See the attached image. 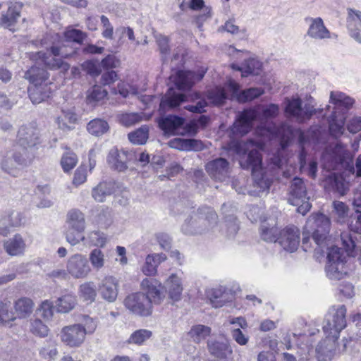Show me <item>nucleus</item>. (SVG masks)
I'll return each mask as SVG.
<instances>
[{
	"instance_id": "nucleus-1",
	"label": "nucleus",
	"mask_w": 361,
	"mask_h": 361,
	"mask_svg": "<svg viewBox=\"0 0 361 361\" xmlns=\"http://www.w3.org/2000/svg\"><path fill=\"white\" fill-rule=\"evenodd\" d=\"M346 312L344 305H333L329 309L322 327L326 338L316 347L318 361H331L340 334L347 326Z\"/></svg>"
},
{
	"instance_id": "nucleus-2",
	"label": "nucleus",
	"mask_w": 361,
	"mask_h": 361,
	"mask_svg": "<svg viewBox=\"0 0 361 361\" xmlns=\"http://www.w3.org/2000/svg\"><path fill=\"white\" fill-rule=\"evenodd\" d=\"M329 102L334 108L328 118V130L332 137L338 139L344 133L346 114L353 106L355 99L342 92L331 91Z\"/></svg>"
},
{
	"instance_id": "nucleus-3",
	"label": "nucleus",
	"mask_w": 361,
	"mask_h": 361,
	"mask_svg": "<svg viewBox=\"0 0 361 361\" xmlns=\"http://www.w3.org/2000/svg\"><path fill=\"white\" fill-rule=\"evenodd\" d=\"M218 216L215 211L207 206L200 207L185 219L181 231L185 235H198L214 231L217 226Z\"/></svg>"
},
{
	"instance_id": "nucleus-4",
	"label": "nucleus",
	"mask_w": 361,
	"mask_h": 361,
	"mask_svg": "<svg viewBox=\"0 0 361 361\" xmlns=\"http://www.w3.org/2000/svg\"><path fill=\"white\" fill-rule=\"evenodd\" d=\"M322 111V109H316L310 103H306L303 105L302 100L299 97H293L288 99L284 108V113L286 116L295 119L300 123L307 122L314 115Z\"/></svg>"
},
{
	"instance_id": "nucleus-5",
	"label": "nucleus",
	"mask_w": 361,
	"mask_h": 361,
	"mask_svg": "<svg viewBox=\"0 0 361 361\" xmlns=\"http://www.w3.org/2000/svg\"><path fill=\"white\" fill-rule=\"evenodd\" d=\"M279 114V105L273 103L264 106L261 111H257L259 124L257 129L263 134L276 135L279 129L273 119L276 118Z\"/></svg>"
},
{
	"instance_id": "nucleus-6",
	"label": "nucleus",
	"mask_w": 361,
	"mask_h": 361,
	"mask_svg": "<svg viewBox=\"0 0 361 361\" xmlns=\"http://www.w3.org/2000/svg\"><path fill=\"white\" fill-rule=\"evenodd\" d=\"M325 271L330 280H341L346 272L343 270L345 261L341 250L337 246L331 247L327 252Z\"/></svg>"
},
{
	"instance_id": "nucleus-7",
	"label": "nucleus",
	"mask_w": 361,
	"mask_h": 361,
	"mask_svg": "<svg viewBox=\"0 0 361 361\" xmlns=\"http://www.w3.org/2000/svg\"><path fill=\"white\" fill-rule=\"evenodd\" d=\"M240 166L243 169L250 170L255 182H262L266 173L262 164V156L257 150L246 152L239 161Z\"/></svg>"
},
{
	"instance_id": "nucleus-8",
	"label": "nucleus",
	"mask_w": 361,
	"mask_h": 361,
	"mask_svg": "<svg viewBox=\"0 0 361 361\" xmlns=\"http://www.w3.org/2000/svg\"><path fill=\"white\" fill-rule=\"evenodd\" d=\"M264 94V90L260 87H250L244 90L235 80L227 78V99H235L238 102L245 103L259 98Z\"/></svg>"
},
{
	"instance_id": "nucleus-9",
	"label": "nucleus",
	"mask_w": 361,
	"mask_h": 361,
	"mask_svg": "<svg viewBox=\"0 0 361 361\" xmlns=\"http://www.w3.org/2000/svg\"><path fill=\"white\" fill-rule=\"evenodd\" d=\"M40 142L39 132L35 123L22 125L17 133L16 144L23 151L37 146Z\"/></svg>"
},
{
	"instance_id": "nucleus-10",
	"label": "nucleus",
	"mask_w": 361,
	"mask_h": 361,
	"mask_svg": "<svg viewBox=\"0 0 361 361\" xmlns=\"http://www.w3.org/2000/svg\"><path fill=\"white\" fill-rule=\"evenodd\" d=\"M124 305L130 312L141 317H148L152 312L150 300L143 293H135L128 295Z\"/></svg>"
},
{
	"instance_id": "nucleus-11",
	"label": "nucleus",
	"mask_w": 361,
	"mask_h": 361,
	"mask_svg": "<svg viewBox=\"0 0 361 361\" xmlns=\"http://www.w3.org/2000/svg\"><path fill=\"white\" fill-rule=\"evenodd\" d=\"M2 5L0 10V24L9 30L17 24L21 17L23 4L19 1H8Z\"/></svg>"
},
{
	"instance_id": "nucleus-12",
	"label": "nucleus",
	"mask_w": 361,
	"mask_h": 361,
	"mask_svg": "<svg viewBox=\"0 0 361 361\" xmlns=\"http://www.w3.org/2000/svg\"><path fill=\"white\" fill-rule=\"evenodd\" d=\"M159 127L167 136L181 135L188 132V124L185 125V118L176 116L169 115L161 117L158 121Z\"/></svg>"
},
{
	"instance_id": "nucleus-13",
	"label": "nucleus",
	"mask_w": 361,
	"mask_h": 361,
	"mask_svg": "<svg viewBox=\"0 0 361 361\" xmlns=\"http://www.w3.org/2000/svg\"><path fill=\"white\" fill-rule=\"evenodd\" d=\"M256 121H258L257 111L254 109H245L237 115L232 131L238 135L244 136L251 130Z\"/></svg>"
},
{
	"instance_id": "nucleus-14",
	"label": "nucleus",
	"mask_w": 361,
	"mask_h": 361,
	"mask_svg": "<svg viewBox=\"0 0 361 361\" xmlns=\"http://www.w3.org/2000/svg\"><path fill=\"white\" fill-rule=\"evenodd\" d=\"M66 269L68 274L75 279H84L91 271L86 257L81 254L72 255L67 262Z\"/></svg>"
},
{
	"instance_id": "nucleus-15",
	"label": "nucleus",
	"mask_w": 361,
	"mask_h": 361,
	"mask_svg": "<svg viewBox=\"0 0 361 361\" xmlns=\"http://www.w3.org/2000/svg\"><path fill=\"white\" fill-rule=\"evenodd\" d=\"M205 73V71L195 73L190 71H178L175 75L170 76L178 90H190L195 82L201 80Z\"/></svg>"
},
{
	"instance_id": "nucleus-16",
	"label": "nucleus",
	"mask_w": 361,
	"mask_h": 361,
	"mask_svg": "<svg viewBox=\"0 0 361 361\" xmlns=\"http://www.w3.org/2000/svg\"><path fill=\"white\" fill-rule=\"evenodd\" d=\"M49 53L42 51L32 53L31 59L37 63H43L46 68L50 70H59L61 72H66L69 69L68 63L64 62L61 59L56 58L51 54L50 49Z\"/></svg>"
},
{
	"instance_id": "nucleus-17",
	"label": "nucleus",
	"mask_w": 361,
	"mask_h": 361,
	"mask_svg": "<svg viewBox=\"0 0 361 361\" xmlns=\"http://www.w3.org/2000/svg\"><path fill=\"white\" fill-rule=\"evenodd\" d=\"M278 243L289 252L296 251L300 243V230L295 226H286L280 231Z\"/></svg>"
},
{
	"instance_id": "nucleus-18",
	"label": "nucleus",
	"mask_w": 361,
	"mask_h": 361,
	"mask_svg": "<svg viewBox=\"0 0 361 361\" xmlns=\"http://www.w3.org/2000/svg\"><path fill=\"white\" fill-rule=\"evenodd\" d=\"M85 336L82 324H73L63 327L61 331L62 342L70 347H78L85 341Z\"/></svg>"
},
{
	"instance_id": "nucleus-19",
	"label": "nucleus",
	"mask_w": 361,
	"mask_h": 361,
	"mask_svg": "<svg viewBox=\"0 0 361 361\" xmlns=\"http://www.w3.org/2000/svg\"><path fill=\"white\" fill-rule=\"evenodd\" d=\"M142 290L145 291V296L150 300V305H158L164 298L161 283L154 279H145L141 283Z\"/></svg>"
},
{
	"instance_id": "nucleus-20",
	"label": "nucleus",
	"mask_w": 361,
	"mask_h": 361,
	"mask_svg": "<svg viewBox=\"0 0 361 361\" xmlns=\"http://www.w3.org/2000/svg\"><path fill=\"white\" fill-rule=\"evenodd\" d=\"M118 288L117 280L113 276L104 277L98 286V290L101 297L109 302H113L116 300Z\"/></svg>"
},
{
	"instance_id": "nucleus-21",
	"label": "nucleus",
	"mask_w": 361,
	"mask_h": 361,
	"mask_svg": "<svg viewBox=\"0 0 361 361\" xmlns=\"http://www.w3.org/2000/svg\"><path fill=\"white\" fill-rule=\"evenodd\" d=\"M128 152L116 147L110 149L107 156V162L109 166L119 172L125 171L128 169Z\"/></svg>"
},
{
	"instance_id": "nucleus-22",
	"label": "nucleus",
	"mask_w": 361,
	"mask_h": 361,
	"mask_svg": "<svg viewBox=\"0 0 361 361\" xmlns=\"http://www.w3.org/2000/svg\"><path fill=\"white\" fill-rule=\"evenodd\" d=\"M310 22L307 35L314 39H325L331 38V32L325 26L322 18H309L306 21Z\"/></svg>"
},
{
	"instance_id": "nucleus-23",
	"label": "nucleus",
	"mask_w": 361,
	"mask_h": 361,
	"mask_svg": "<svg viewBox=\"0 0 361 361\" xmlns=\"http://www.w3.org/2000/svg\"><path fill=\"white\" fill-rule=\"evenodd\" d=\"M25 216L18 211H11L8 215L0 219V235L8 234L11 227H20L25 224Z\"/></svg>"
},
{
	"instance_id": "nucleus-24",
	"label": "nucleus",
	"mask_w": 361,
	"mask_h": 361,
	"mask_svg": "<svg viewBox=\"0 0 361 361\" xmlns=\"http://www.w3.org/2000/svg\"><path fill=\"white\" fill-rule=\"evenodd\" d=\"M186 101L185 94L178 92L173 88H169L160 102V110L166 111L177 108L181 103Z\"/></svg>"
},
{
	"instance_id": "nucleus-25",
	"label": "nucleus",
	"mask_w": 361,
	"mask_h": 361,
	"mask_svg": "<svg viewBox=\"0 0 361 361\" xmlns=\"http://www.w3.org/2000/svg\"><path fill=\"white\" fill-rule=\"evenodd\" d=\"M290 197L288 201L293 205H298L307 199L306 187L302 178L295 177L293 179L290 185Z\"/></svg>"
},
{
	"instance_id": "nucleus-26",
	"label": "nucleus",
	"mask_w": 361,
	"mask_h": 361,
	"mask_svg": "<svg viewBox=\"0 0 361 361\" xmlns=\"http://www.w3.org/2000/svg\"><path fill=\"white\" fill-rule=\"evenodd\" d=\"M316 228L312 233V239L317 245H319L326 239V235L329 232L330 220L324 215L318 216L315 219Z\"/></svg>"
},
{
	"instance_id": "nucleus-27",
	"label": "nucleus",
	"mask_w": 361,
	"mask_h": 361,
	"mask_svg": "<svg viewBox=\"0 0 361 361\" xmlns=\"http://www.w3.org/2000/svg\"><path fill=\"white\" fill-rule=\"evenodd\" d=\"M206 171L212 178L224 181L226 179V159H215L206 164Z\"/></svg>"
},
{
	"instance_id": "nucleus-28",
	"label": "nucleus",
	"mask_w": 361,
	"mask_h": 361,
	"mask_svg": "<svg viewBox=\"0 0 361 361\" xmlns=\"http://www.w3.org/2000/svg\"><path fill=\"white\" fill-rule=\"evenodd\" d=\"M165 287L169 297L173 301H179L181 299L183 286L181 279L176 274L169 276L165 282Z\"/></svg>"
},
{
	"instance_id": "nucleus-29",
	"label": "nucleus",
	"mask_w": 361,
	"mask_h": 361,
	"mask_svg": "<svg viewBox=\"0 0 361 361\" xmlns=\"http://www.w3.org/2000/svg\"><path fill=\"white\" fill-rule=\"evenodd\" d=\"M24 78L32 84V86L48 85L47 81L49 79V73L44 68L33 66L25 71Z\"/></svg>"
},
{
	"instance_id": "nucleus-30",
	"label": "nucleus",
	"mask_w": 361,
	"mask_h": 361,
	"mask_svg": "<svg viewBox=\"0 0 361 361\" xmlns=\"http://www.w3.org/2000/svg\"><path fill=\"white\" fill-rule=\"evenodd\" d=\"M167 257L164 253H153L148 255L145 258V262L142 268V272L146 276H153L157 271L158 266L166 261Z\"/></svg>"
},
{
	"instance_id": "nucleus-31",
	"label": "nucleus",
	"mask_w": 361,
	"mask_h": 361,
	"mask_svg": "<svg viewBox=\"0 0 361 361\" xmlns=\"http://www.w3.org/2000/svg\"><path fill=\"white\" fill-rule=\"evenodd\" d=\"M67 227L76 231H84L85 229V219L84 214L79 209H71L66 215Z\"/></svg>"
},
{
	"instance_id": "nucleus-32",
	"label": "nucleus",
	"mask_w": 361,
	"mask_h": 361,
	"mask_svg": "<svg viewBox=\"0 0 361 361\" xmlns=\"http://www.w3.org/2000/svg\"><path fill=\"white\" fill-rule=\"evenodd\" d=\"M6 252L11 256H16L23 253L25 249V243L20 234L16 233L4 243Z\"/></svg>"
},
{
	"instance_id": "nucleus-33",
	"label": "nucleus",
	"mask_w": 361,
	"mask_h": 361,
	"mask_svg": "<svg viewBox=\"0 0 361 361\" xmlns=\"http://www.w3.org/2000/svg\"><path fill=\"white\" fill-rule=\"evenodd\" d=\"M115 191L114 184L111 182L103 181L92 188V197L99 202H103L106 198Z\"/></svg>"
},
{
	"instance_id": "nucleus-34",
	"label": "nucleus",
	"mask_w": 361,
	"mask_h": 361,
	"mask_svg": "<svg viewBox=\"0 0 361 361\" xmlns=\"http://www.w3.org/2000/svg\"><path fill=\"white\" fill-rule=\"evenodd\" d=\"M33 307L34 302L30 298L23 297L18 299L14 302V313L16 314V318H27L32 313Z\"/></svg>"
},
{
	"instance_id": "nucleus-35",
	"label": "nucleus",
	"mask_w": 361,
	"mask_h": 361,
	"mask_svg": "<svg viewBox=\"0 0 361 361\" xmlns=\"http://www.w3.org/2000/svg\"><path fill=\"white\" fill-rule=\"evenodd\" d=\"M28 93L31 102L34 104H37L49 97L51 90L47 84H44L42 85L29 87Z\"/></svg>"
},
{
	"instance_id": "nucleus-36",
	"label": "nucleus",
	"mask_w": 361,
	"mask_h": 361,
	"mask_svg": "<svg viewBox=\"0 0 361 361\" xmlns=\"http://www.w3.org/2000/svg\"><path fill=\"white\" fill-rule=\"evenodd\" d=\"M224 339L221 336H212L207 341V348L211 355L218 358H222L225 356L226 344Z\"/></svg>"
},
{
	"instance_id": "nucleus-37",
	"label": "nucleus",
	"mask_w": 361,
	"mask_h": 361,
	"mask_svg": "<svg viewBox=\"0 0 361 361\" xmlns=\"http://www.w3.org/2000/svg\"><path fill=\"white\" fill-rule=\"evenodd\" d=\"M226 287L219 286L207 291V296L214 308L223 307L226 303Z\"/></svg>"
},
{
	"instance_id": "nucleus-38",
	"label": "nucleus",
	"mask_w": 361,
	"mask_h": 361,
	"mask_svg": "<svg viewBox=\"0 0 361 361\" xmlns=\"http://www.w3.org/2000/svg\"><path fill=\"white\" fill-rule=\"evenodd\" d=\"M50 51L54 56L68 58L75 54L76 48L72 44L66 43L65 39H63L59 44H53L50 47Z\"/></svg>"
},
{
	"instance_id": "nucleus-39",
	"label": "nucleus",
	"mask_w": 361,
	"mask_h": 361,
	"mask_svg": "<svg viewBox=\"0 0 361 361\" xmlns=\"http://www.w3.org/2000/svg\"><path fill=\"white\" fill-rule=\"evenodd\" d=\"M336 149L338 150L337 157L341 164L349 171H353L355 168L351 152L341 142L336 145Z\"/></svg>"
},
{
	"instance_id": "nucleus-40",
	"label": "nucleus",
	"mask_w": 361,
	"mask_h": 361,
	"mask_svg": "<svg viewBox=\"0 0 361 361\" xmlns=\"http://www.w3.org/2000/svg\"><path fill=\"white\" fill-rule=\"evenodd\" d=\"M212 329L203 324L193 325L188 331V336L195 343H200L211 334Z\"/></svg>"
},
{
	"instance_id": "nucleus-41",
	"label": "nucleus",
	"mask_w": 361,
	"mask_h": 361,
	"mask_svg": "<svg viewBox=\"0 0 361 361\" xmlns=\"http://www.w3.org/2000/svg\"><path fill=\"white\" fill-rule=\"evenodd\" d=\"M78 295L80 299L87 303H92L97 297L96 286L92 281H87L79 286Z\"/></svg>"
},
{
	"instance_id": "nucleus-42",
	"label": "nucleus",
	"mask_w": 361,
	"mask_h": 361,
	"mask_svg": "<svg viewBox=\"0 0 361 361\" xmlns=\"http://www.w3.org/2000/svg\"><path fill=\"white\" fill-rule=\"evenodd\" d=\"M241 293L240 285L235 281H229L227 284V312L233 309L240 310L241 306L237 304L233 299Z\"/></svg>"
},
{
	"instance_id": "nucleus-43",
	"label": "nucleus",
	"mask_w": 361,
	"mask_h": 361,
	"mask_svg": "<svg viewBox=\"0 0 361 361\" xmlns=\"http://www.w3.org/2000/svg\"><path fill=\"white\" fill-rule=\"evenodd\" d=\"M76 302L75 296L66 294L56 300L55 307L58 312L68 313L75 307Z\"/></svg>"
},
{
	"instance_id": "nucleus-44",
	"label": "nucleus",
	"mask_w": 361,
	"mask_h": 361,
	"mask_svg": "<svg viewBox=\"0 0 361 361\" xmlns=\"http://www.w3.org/2000/svg\"><path fill=\"white\" fill-rule=\"evenodd\" d=\"M63 116H59L56 119V123L60 129L63 130H71L74 128V125L77 120V115L71 110H63Z\"/></svg>"
},
{
	"instance_id": "nucleus-45",
	"label": "nucleus",
	"mask_w": 361,
	"mask_h": 361,
	"mask_svg": "<svg viewBox=\"0 0 361 361\" xmlns=\"http://www.w3.org/2000/svg\"><path fill=\"white\" fill-rule=\"evenodd\" d=\"M262 62L257 58L251 57L244 61L243 78L249 75H259L262 71Z\"/></svg>"
},
{
	"instance_id": "nucleus-46",
	"label": "nucleus",
	"mask_w": 361,
	"mask_h": 361,
	"mask_svg": "<svg viewBox=\"0 0 361 361\" xmlns=\"http://www.w3.org/2000/svg\"><path fill=\"white\" fill-rule=\"evenodd\" d=\"M39 354L42 359L47 361L56 360L58 355L56 341L51 339L47 340L39 349Z\"/></svg>"
},
{
	"instance_id": "nucleus-47",
	"label": "nucleus",
	"mask_w": 361,
	"mask_h": 361,
	"mask_svg": "<svg viewBox=\"0 0 361 361\" xmlns=\"http://www.w3.org/2000/svg\"><path fill=\"white\" fill-rule=\"evenodd\" d=\"M109 126L108 123L101 118H94L90 121L87 125V130L91 135L99 137L109 130Z\"/></svg>"
},
{
	"instance_id": "nucleus-48",
	"label": "nucleus",
	"mask_w": 361,
	"mask_h": 361,
	"mask_svg": "<svg viewBox=\"0 0 361 361\" xmlns=\"http://www.w3.org/2000/svg\"><path fill=\"white\" fill-rule=\"evenodd\" d=\"M280 231L279 228L264 222L261 226V238L263 240L269 243H278Z\"/></svg>"
},
{
	"instance_id": "nucleus-49",
	"label": "nucleus",
	"mask_w": 361,
	"mask_h": 361,
	"mask_svg": "<svg viewBox=\"0 0 361 361\" xmlns=\"http://www.w3.org/2000/svg\"><path fill=\"white\" fill-rule=\"evenodd\" d=\"M152 336V332L150 330L145 329H140L133 332L128 339V343L130 344L142 345L145 341L149 340Z\"/></svg>"
},
{
	"instance_id": "nucleus-50",
	"label": "nucleus",
	"mask_w": 361,
	"mask_h": 361,
	"mask_svg": "<svg viewBox=\"0 0 361 361\" xmlns=\"http://www.w3.org/2000/svg\"><path fill=\"white\" fill-rule=\"evenodd\" d=\"M149 135V128L142 126L137 130L128 134L129 140L135 145H144L146 143Z\"/></svg>"
},
{
	"instance_id": "nucleus-51",
	"label": "nucleus",
	"mask_w": 361,
	"mask_h": 361,
	"mask_svg": "<svg viewBox=\"0 0 361 361\" xmlns=\"http://www.w3.org/2000/svg\"><path fill=\"white\" fill-rule=\"evenodd\" d=\"M87 35L82 31L78 29H68L63 33V39H65L66 43L72 44L76 43L81 44Z\"/></svg>"
},
{
	"instance_id": "nucleus-52",
	"label": "nucleus",
	"mask_w": 361,
	"mask_h": 361,
	"mask_svg": "<svg viewBox=\"0 0 361 361\" xmlns=\"http://www.w3.org/2000/svg\"><path fill=\"white\" fill-rule=\"evenodd\" d=\"M205 97L209 103L218 105L224 102L226 91L224 88L216 87L208 90Z\"/></svg>"
},
{
	"instance_id": "nucleus-53",
	"label": "nucleus",
	"mask_w": 361,
	"mask_h": 361,
	"mask_svg": "<svg viewBox=\"0 0 361 361\" xmlns=\"http://www.w3.org/2000/svg\"><path fill=\"white\" fill-rule=\"evenodd\" d=\"M85 245L89 246L103 247L106 243V238L104 233L99 231H92L85 237Z\"/></svg>"
},
{
	"instance_id": "nucleus-54",
	"label": "nucleus",
	"mask_w": 361,
	"mask_h": 361,
	"mask_svg": "<svg viewBox=\"0 0 361 361\" xmlns=\"http://www.w3.org/2000/svg\"><path fill=\"white\" fill-rule=\"evenodd\" d=\"M78 163V157L73 152L64 153L61 159V165L64 172L71 171Z\"/></svg>"
},
{
	"instance_id": "nucleus-55",
	"label": "nucleus",
	"mask_w": 361,
	"mask_h": 361,
	"mask_svg": "<svg viewBox=\"0 0 361 361\" xmlns=\"http://www.w3.org/2000/svg\"><path fill=\"white\" fill-rule=\"evenodd\" d=\"M16 319L15 313L7 303L0 302V324L6 325Z\"/></svg>"
},
{
	"instance_id": "nucleus-56",
	"label": "nucleus",
	"mask_w": 361,
	"mask_h": 361,
	"mask_svg": "<svg viewBox=\"0 0 361 361\" xmlns=\"http://www.w3.org/2000/svg\"><path fill=\"white\" fill-rule=\"evenodd\" d=\"M89 259L93 268L97 270L101 269L104 266V255L103 252L98 248H94L90 252Z\"/></svg>"
},
{
	"instance_id": "nucleus-57",
	"label": "nucleus",
	"mask_w": 361,
	"mask_h": 361,
	"mask_svg": "<svg viewBox=\"0 0 361 361\" xmlns=\"http://www.w3.org/2000/svg\"><path fill=\"white\" fill-rule=\"evenodd\" d=\"M142 113H126L120 116L119 121L123 126L130 127L142 121Z\"/></svg>"
},
{
	"instance_id": "nucleus-58",
	"label": "nucleus",
	"mask_w": 361,
	"mask_h": 361,
	"mask_svg": "<svg viewBox=\"0 0 361 361\" xmlns=\"http://www.w3.org/2000/svg\"><path fill=\"white\" fill-rule=\"evenodd\" d=\"M1 169L6 173L16 177L19 174L18 166L11 156H6L1 161Z\"/></svg>"
},
{
	"instance_id": "nucleus-59",
	"label": "nucleus",
	"mask_w": 361,
	"mask_h": 361,
	"mask_svg": "<svg viewBox=\"0 0 361 361\" xmlns=\"http://www.w3.org/2000/svg\"><path fill=\"white\" fill-rule=\"evenodd\" d=\"M83 232L84 231H76V230L66 227L65 233L66 239L71 245H76L80 242H85L86 238L82 234Z\"/></svg>"
},
{
	"instance_id": "nucleus-60",
	"label": "nucleus",
	"mask_w": 361,
	"mask_h": 361,
	"mask_svg": "<svg viewBox=\"0 0 361 361\" xmlns=\"http://www.w3.org/2000/svg\"><path fill=\"white\" fill-rule=\"evenodd\" d=\"M30 330L34 335L45 337L48 335L49 328L40 319H36L31 322Z\"/></svg>"
},
{
	"instance_id": "nucleus-61",
	"label": "nucleus",
	"mask_w": 361,
	"mask_h": 361,
	"mask_svg": "<svg viewBox=\"0 0 361 361\" xmlns=\"http://www.w3.org/2000/svg\"><path fill=\"white\" fill-rule=\"evenodd\" d=\"M107 96V91L101 86L94 85L88 92L87 99L90 102H99Z\"/></svg>"
},
{
	"instance_id": "nucleus-62",
	"label": "nucleus",
	"mask_w": 361,
	"mask_h": 361,
	"mask_svg": "<svg viewBox=\"0 0 361 361\" xmlns=\"http://www.w3.org/2000/svg\"><path fill=\"white\" fill-rule=\"evenodd\" d=\"M227 34H231L235 40H242L246 37L245 30L240 29L230 20H227Z\"/></svg>"
},
{
	"instance_id": "nucleus-63",
	"label": "nucleus",
	"mask_w": 361,
	"mask_h": 361,
	"mask_svg": "<svg viewBox=\"0 0 361 361\" xmlns=\"http://www.w3.org/2000/svg\"><path fill=\"white\" fill-rule=\"evenodd\" d=\"M154 237L161 249L169 251L171 248L172 238L168 233L159 232L155 233Z\"/></svg>"
},
{
	"instance_id": "nucleus-64",
	"label": "nucleus",
	"mask_w": 361,
	"mask_h": 361,
	"mask_svg": "<svg viewBox=\"0 0 361 361\" xmlns=\"http://www.w3.org/2000/svg\"><path fill=\"white\" fill-rule=\"evenodd\" d=\"M239 222L234 215H227V238H233L239 230Z\"/></svg>"
}]
</instances>
